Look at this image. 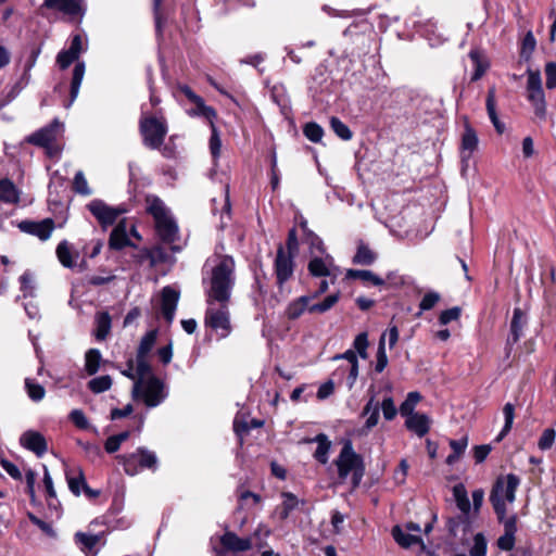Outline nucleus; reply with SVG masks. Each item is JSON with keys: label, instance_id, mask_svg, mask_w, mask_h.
<instances>
[{"label": "nucleus", "instance_id": "obj_1", "mask_svg": "<svg viewBox=\"0 0 556 556\" xmlns=\"http://www.w3.org/2000/svg\"><path fill=\"white\" fill-rule=\"evenodd\" d=\"M235 261L231 256H215L206 263V277H203L206 301L225 303L230 301L236 282Z\"/></svg>", "mask_w": 556, "mask_h": 556}, {"label": "nucleus", "instance_id": "obj_2", "mask_svg": "<svg viewBox=\"0 0 556 556\" xmlns=\"http://www.w3.org/2000/svg\"><path fill=\"white\" fill-rule=\"evenodd\" d=\"M147 211L154 218L155 229L162 241L173 243L178 238V226L164 202L155 195L146 199Z\"/></svg>", "mask_w": 556, "mask_h": 556}, {"label": "nucleus", "instance_id": "obj_3", "mask_svg": "<svg viewBox=\"0 0 556 556\" xmlns=\"http://www.w3.org/2000/svg\"><path fill=\"white\" fill-rule=\"evenodd\" d=\"M519 484L520 479L514 473L496 479L490 495V501L498 520H502L504 516H506V503H514Z\"/></svg>", "mask_w": 556, "mask_h": 556}, {"label": "nucleus", "instance_id": "obj_4", "mask_svg": "<svg viewBox=\"0 0 556 556\" xmlns=\"http://www.w3.org/2000/svg\"><path fill=\"white\" fill-rule=\"evenodd\" d=\"M132 397L141 400L148 407L159 406L166 397L164 382L155 376L137 379L132 387Z\"/></svg>", "mask_w": 556, "mask_h": 556}, {"label": "nucleus", "instance_id": "obj_5", "mask_svg": "<svg viewBox=\"0 0 556 556\" xmlns=\"http://www.w3.org/2000/svg\"><path fill=\"white\" fill-rule=\"evenodd\" d=\"M139 130L146 147L153 150L159 149L167 134L166 121L163 117L142 113L139 121Z\"/></svg>", "mask_w": 556, "mask_h": 556}, {"label": "nucleus", "instance_id": "obj_6", "mask_svg": "<svg viewBox=\"0 0 556 556\" xmlns=\"http://www.w3.org/2000/svg\"><path fill=\"white\" fill-rule=\"evenodd\" d=\"M336 466L341 480H345L350 473H353L354 486L359 483L364 468L362 458L354 452L351 442H346L343 445L338 458L336 459Z\"/></svg>", "mask_w": 556, "mask_h": 556}, {"label": "nucleus", "instance_id": "obj_7", "mask_svg": "<svg viewBox=\"0 0 556 556\" xmlns=\"http://www.w3.org/2000/svg\"><path fill=\"white\" fill-rule=\"evenodd\" d=\"M63 131V124L59 119H54L50 125L28 136L26 140L31 144L45 148L48 155L54 157L60 153V148L55 142Z\"/></svg>", "mask_w": 556, "mask_h": 556}, {"label": "nucleus", "instance_id": "obj_8", "mask_svg": "<svg viewBox=\"0 0 556 556\" xmlns=\"http://www.w3.org/2000/svg\"><path fill=\"white\" fill-rule=\"evenodd\" d=\"M116 458L123 465L125 472L129 476L139 473L141 469L155 470L157 467L155 453L144 447H139L136 452L130 454L118 455Z\"/></svg>", "mask_w": 556, "mask_h": 556}, {"label": "nucleus", "instance_id": "obj_9", "mask_svg": "<svg viewBox=\"0 0 556 556\" xmlns=\"http://www.w3.org/2000/svg\"><path fill=\"white\" fill-rule=\"evenodd\" d=\"M205 325L219 333L222 338L230 333L229 302L218 303L206 301Z\"/></svg>", "mask_w": 556, "mask_h": 556}, {"label": "nucleus", "instance_id": "obj_10", "mask_svg": "<svg viewBox=\"0 0 556 556\" xmlns=\"http://www.w3.org/2000/svg\"><path fill=\"white\" fill-rule=\"evenodd\" d=\"M527 75V98L533 106L535 116L540 119H544L546 116V101L541 74L538 71L529 70Z\"/></svg>", "mask_w": 556, "mask_h": 556}, {"label": "nucleus", "instance_id": "obj_11", "mask_svg": "<svg viewBox=\"0 0 556 556\" xmlns=\"http://www.w3.org/2000/svg\"><path fill=\"white\" fill-rule=\"evenodd\" d=\"M380 409L382 410L386 420L394 419L397 414V409L392 397L383 399L380 404L376 401L375 396H371L363 409V415H368V418L365 421V428L367 430L378 425Z\"/></svg>", "mask_w": 556, "mask_h": 556}, {"label": "nucleus", "instance_id": "obj_12", "mask_svg": "<svg viewBox=\"0 0 556 556\" xmlns=\"http://www.w3.org/2000/svg\"><path fill=\"white\" fill-rule=\"evenodd\" d=\"M87 207L103 229L116 223L118 217L126 212L122 206H111L99 199L92 200Z\"/></svg>", "mask_w": 556, "mask_h": 556}, {"label": "nucleus", "instance_id": "obj_13", "mask_svg": "<svg viewBox=\"0 0 556 556\" xmlns=\"http://www.w3.org/2000/svg\"><path fill=\"white\" fill-rule=\"evenodd\" d=\"M41 8L60 12L71 18H83L86 13L84 0H43Z\"/></svg>", "mask_w": 556, "mask_h": 556}, {"label": "nucleus", "instance_id": "obj_14", "mask_svg": "<svg viewBox=\"0 0 556 556\" xmlns=\"http://www.w3.org/2000/svg\"><path fill=\"white\" fill-rule=\"evenodd\" d=\"M18 228L25 233L46 241L51 237L54 230V222L51 218H46L40 222L24 220L20 223Z\"/></svg>", "mask_w": 556, "mask_h": 556}, {"label": "nucleus", "instance_id": "obj_15", "mask_svg": "<svg viewBox=\"0 0 556 556\" xmlns=\"http://www.w3.org/2000/svg\"><path fill=\"white\" fill-rule=\"evenodd\" d=\"M308 270L315 277H337L339 274V268L333 264V258L329 254L313 256L308 263Z\"/></svg>", "mask_w": 556, "mask_h": 556}, {"label": "nucleus", "instance_id": "obj_16", "mask_svg": "<svg viewBox=\"0 0 556 556\" xmlns=\"http://www.w3.org/2000/svg\"><path fill=\"white\" fill-rule=\"evenodd\" d=\"M275 271L277 281L280 286L283 285L293 274L292 255L287 254L282 247H279L277 251Z\"/></svg>", "mask_w": 556, "mask_h": 556}, {"label": "nucleus", "instance_id": "obj_17", "mask_svg": "<svg viewBox=\"0 0 556 556\" xmlns=\"http://www.w3.org/2000/svg\"><path fill=\"white\" fill-rule=\"evenodd\" d=\"M179 300V292L172 287H164L161 294V311L164 318L172 323Z\"/></svg>", "mask_w": 556, "mask_h": 556}, {"label": "nucleus", "instance_id": "obj_18", "mask_svg": "<svg viewBox=\"0 0 556 556\" xmlns=\"http://www.w3.org/2000/svg\"><path fill=\"white\" fill-rule=\"evenodd\" d=\"M21 444L34 452L37 456H42L47 452V442L42 434L37 431H26L20 439Z\"/></svg>", "mask_w": 556, "mask_h": 556}, {"label": "nucleus", "instance_id": "obj_19", "mask_svg": "<svg viewBox=\"0 0 556 556\" xmlns=\"http://www.w3.org/2000/svg\"><path fill=\"white\" fill-rule=\"evenodd\" d=\"M220 544L231 552H245L251 549L252 540L250 538H239L236 533L227 531L220 538Z\"/></svg>", "mask_w": 556, "mask_h": 556}, {"label": "nucleus", "instance_id": "obj_20", "mask_svg": "<svg viewBox=\"0 0 556 556\" xmlns=\"http://www.w3.org/2000/svg\"><path fill=\"white\" fill-rule=\"evenodd\" d=\"M431 420L426 414L417 413L406 417V428L419 438L426 435L430 430Z\"/></svg>", "mask_w": 556, "mask_h": 556}, {"label": "nucleus", "instance_id": "obj_21", "mask_svg": "<svg viewBox=\"0 0 556 556\" xmlns=\"http://www.w3.org/2000/svg\"><path fill=\"white\" fill-rule=\"evenodd\" d=\"M478 142H479V140H478L477 132L469 124H466L465 131L462 136V146H460V148H462L460 156H462L463 162H466L471 157L472 153L478 148Z\"/></svg>", "mask_w": 556, "mask_h": 556}, {"label": "nucleus", "instance_id": "obj_22", "mask_svg": "<svg viewBox=\"0 0 556 556\" xmlns=\"http://www.w3.org/2000/svg\"><path fill=\"white\" fill-rule=\"evenodd\" d=\"M128 223L122 219L117 223L116 227L112 230L110 236V247L115 250H121L125 247L131 245L128 238Z\"/></svg>", "mask_w": 556, "mask_h": 556}, {"label": "nucleus", "instance_id": "obj_23", "mask_svg": "<svg viewBox=\"0 0 556 556\" xmlns=\"http://www.w3.org/2000/svg\"><path fill=\"white\" fill-rule=\"evenodd\" d=\"M304 442L317 443V448L314 453V458L324 465L328 463L331 442L325 433H319L312 439H305Z\"/></svg>", "mask_w": 556, "mask_h": 556}, {"label": "nucleus", "instance_id": "obj_24", "mask_svg": "<svg viewBox=\"0 0 556 556\" xmlns=\"http://www.w3.org/2000/svg\"><path fill=\"white\" fill-rule=\"evenodd\" d=\"M85 71H86L85 62L77 61L74 66V70H73V77H72V81H71V91H70V101L65 104V108H67V109L74 103V101L78 97L79 89H80V86H81V83H83V79L85 76Z\"/></svg>", "mask_w": 556, "mask_h": 556}, {"label": "nucleus", "instance_id": "obj_25", "mask_svg": "<svg viewBox=\"0 0 556 556\" xmlns=\"http://www.w3.org/2000/svg\"><path fill=\"white\" fill-rule=\"evenodd\" d=\"M346 359L349 362V376L346 378L348 388L351 390L358 376V361L354 350H348L341 355H337L334 359Z\"/></svg>", "mask_w": 556, "mask_h": 556}, {"label": "nucleus", "instance_id": "obj_26", "mask_svg": "<svg viewBox=\"0 0 556 556\" xmlns=\"http://www.w3.org/2000/svg\"><path fill=\"white\" fill-rule=\"evenodd\" d=\"M311 295H303L298 298L296 300L292 301L286 311V314L289 319H296L300 316H302L305 312L309 313L311 302H312Z\"/></svg>", "mask_w": 556, "mask_h": 556}, {"label": "nucleus", "instance_id": "obj_27", "mask_svg": "<svg viewBox=\"0 0 556 556\" xmlns=\"http://www.w3.org/2000/svg\"><path fill=\"white\" fill-rule=\"evenodd\" d=\"M452 453L446 457V464L453 466L465 454L468 446V437L463 435L459 439H452L448 442Z\"/></svg>", "mask_w": 556, "mask_h": 556}, {"label": "nucleus", "instance_id": "obj_28", "mask_svg": "<svg viewBox=\"0 0 556 556\" xmlns=\"http://www.w3.org/2000/svg\"><path fill=\"white\" fill-rule=\"evenodd\" d=\"M452 491L457 508L463 515H469L471 505L466 486L463 483H457L453 486Z\"/></svg>", "mask_w": 556, "mask_h": 556}, {"label": "nucleus", "instance_id": "obj_29", "mask_svg": "<svg viewBox=\"0 0 556 556\" xmlns=\"http://www.w3.org/2000/svg\"><path fill=\"white\" fill-rule=\"evenodd\" d=\"M392 535L395 542L402 547H409L415 544L421 545L425 548V544L418 534L405 533L400 526H395L392 530Z\"/></svg>", "mask_w": 556, "mask_h": 556}, {"label": "nucleus", "instance_id": "obj_30", "mask_svg": "<svg viewBox=\"0 0 556 556\" xmlns=\"http://www.w3.org/2000/svg\"><path fill=\"white\" fill-rule=\"evenodd\" d=\"M20 190L11 180H0V201L8 204H16L20 201Z\"/></svg>", "mask_w": 556, "mask_h": 556}, {"label": "nucleus", "instance_id": "obj_31", "mask_svg": "<svg viewBox=\"0 0 556 556\" xmlns=\"http://www.w3.org/2000/svg\"><path fill=\"white\" fill-rule=\"evenodd\" d=\"M526 324L525 314L521 308H515L513 319L510 323V334L508 337L509 343H516L521 337L522 328Z\"/></svg>", "mask_w": 556, "mask_h": 556}, {"label": "nucleus", "instance_id": "obj_32", "mask_svg": "<svg viewBox=\"0 0 556 556\" xmlns=\"http://www.w3.org/2000/svg\"><path fill=\"white\" fill-rule=\"evenodd\" d=\"M194 104V108L188 109L187 114L189 116L195 117H203L206 121H208L210 124L214 122V118L216 117V111L212 108L205 104L204 100L200 97V102L192 101Z\"/></svg>", "mask_w": 556, "mask_h": 556}, {"label": "nucleus", "instance_id": "obj_33", "mask_svg": "<svg viewBox=\"0 0 556 556\" xmlns=\"http://www.w3.org/2000/svg\"><path fill=\"white\" fill-rule=\"evenodd\" d=\"M111 316L106 312H101L96 315V330L94 336L97 340H104L111 330Z\"/></svg>", "mask_w": 556, "mask_h": 556}, {"label": "nucleus", "instance_id": "obj_34", "mask_svg": "<svg viewBox=\"0 0 556 556\" xmlns=\"http://www.w3.org/2000/svg\"><path fill=\"white\" fill-rule=\"evenodd\" d=\"M102 539V534H91L85 532H77L75 534V542L84 552H91Z\"/></svg>", "mask_w": 556, "mask_h": 556}, {"label": "nucleus", "instance_id": "obj_35", "mask_svg": "<svg viewBox=\"0 0 556 556\" xmlns=\"http://www.w3.org/2000/svg\"><path fill=\"white\" fill-rule=\"evenodd\" d=\"M348 278L361 279L364 282H369L374 286H382L384 280L374 274L371 270L364 269H349L346 273Z\"/></svg>", "mask_w": 556, "mask_h": 556}, {"label": "nucleus", "instance_id": "obj_36", "mask_svg": "<svg viewBox=\"0 0 556 556\" xmlns=\"http://www.w3.org/2000/svg\"><path fill=\"white\" fill-rule=\"evenodd\" d=\"M503 415H504V427L502 428L501 432L497 434L495 441L500 442L502 441L511 430L514 419H515V406L511 403H506L503 407Z\"/></svg>", "mask_w": 556, "mask_h": 556}, {"label": "nucleus", "instance_id": "obj_37", "mask_svg": "<svg viewBox=\"0 0 556 556\" xmlns=\"http://www.w3.org/2000/svg\"><path fill=\"white\" fill-rule=\"evenodd\" d=\"M27 84L28 77L26 76V74H24L23 77L17 83H15L7 93L2 96V98L0 99V108H3L8 105L10 102H12L27 86Z\"/></svg>", "mask_w": 556, "mask_h": 556}, {"label": "nucleus", "instance_id": "obj_38", "mask_svg": "<svg viewBox=\"0 0 556 556\" xmlns=\"http://www.w3.org/2000/svg\"><path fill=\"white\" fill-rule=\"evenodd\" d=\"M56 256L60 263L67 268L75 265V260L71 251L70 243L66 240L61 241L56 247Z\"/></svg>", "mask_w": 556, "mask_h": 556}, {"label": "nucleus", "instance_id": "obj_39", "mask_svg": "<svg viewBox=\"0 0 556 556\" xmlns=\"http://www.w3.org/2000/svg\"><path fill=\"white\" fill-rule=\"evenodd\" d=\"M159 331L157 329H152L148 331L141 339L137 354L140 356H148L152 349L155 345L156 339H157Z\"/></svg>", "mask_w": 556, "mask_h": 556}, {"label": "nucleus", "instance_id": "obj_40", "mask_svg": "<svg viewBox=\"0 0 556 556\" xmlns=\"http://www.w3.org/2000/svg\"><path fill=\"white\" fill-rule=\"evenodd\" d=\"M237 496L239 501V508L252 507L258 505L262 501L261 496L256 493L250 492L242 486L237 489Z\"/></svg>", "mask_w": 556, "mask_h": 556}, {"label": "nucleus", "instance_id": "obj_41", "mask_svg": "<svg viewBox=\"0 0 556 556\" xmlns=\"http://www.w3.org/2000/svg\"><path fill=\"white\" fill-rule=\"evenodd\" d=\"M102 361V356L99 350L90 349L87 351L85 355V369L88 375H94L99 368Z\"/></svg>", "mask_w": 556, "mask_h": 556}, {"label": "nucleus", "instance_id": "obj_42", "mask_svg": "<svg viewBox=\"0 0 556 556\" xmlns=\"http://www.w3.org/2000/svg\"><path fill=\"white\" fill-rule=\"evenodd\" d=\"M340 292L326 296L321 302L312 304L309 307L311 314H324L330 311L339 301Z\"/></svg>", "mask_w": 556, "mask_h": 556}, {"label": "nucleus", "instance_id": "obj_43", "mask_svg": "<svg viewBox=\"0 0 556 556\" xmlns=\"http://www.w3.org/2000/svg\"><path fill=\"white\" fill-rule=\"evenodd\" d=\"M281 496H282V503H281V506L279 509V515H280L281 519H287L289 517L290 513L293 511L298 507L299 500L294 494H292L290 492H283L281 494Z\"/></svg>", "mask_w": 556, "mask_h": 556}, {"label": "nucleus", "instance_id": "obj_44", "mask_svg": "<svg viewBox=\"0 0 556 556\" xmlns=\"http://www.w3.org/2000/svg\"><path fill=\"white\" fill-rule=\"evenodd\" d=\"M421 395L417 391L409 392L405 399V401L400 406V413L403 417H407L413 414H417L415 412V407L420 402Z\"/></svg>", "mask_w": 556, "mask_h": 556}, {"label": "nucleus", "instance_id": "obj_45", "mask_svg": "<svg viewBox=\"0 0 556 556\" xmlns=\"http://www.w3.org/2000/svg\"><path fill=\"white\" fill-rule=\"evenodd\" d=\"M66 479H67V484H68L70 490L75 495L80 494L81 488H84L86 491H88V486L86 484L83 471L80 469H78L76 476H71L70 472H66Z\"/></svg>", "mask_w": 556, "mask_h": 556}, {"label": "nucleus", "instance_id": "obj_46", "mask_svg": "<svg viewBox=\"0 0 556 556\" xmlns=\"http://www.w3.org/2000/svg\"><path fill=\"white\" fill-rule=\"evenodd\" d=\"M376 358L377 359H376L375 370L377 372H382L386 369V367L388 366V362H389L387 352H386V334H382L380 337Z\"/></svg>", "mask_w": 556, "mask_h": 556}, {"label": "nucleus", "instance_id": "obj_47", "mask_svg": "<svg viewBox=\"0 0 556 556\" xmlns=\"http://www.w3.org/2000/svg\"><path fill=\"white\" fill-rule=\"evenodd\" d=\"M25 388L30 400L39 402L45 397V388L30 378L25 379Z\"/></svg>", "mask_w": 556, "mask_h": 556}, {"label": "nucleus", "instance_id": "obj_48", "mask_svg": "<svg viewBox=\"0 0 556 556\" xmlns=\"http://www.w3.org/2000/svg\"><path fill=\"white\" fill-rule=\"evenodd\" d=\"M134 362L137 379H147L149 376H154L148 362V356H140L137 354Z\"/></svg>", "mask_w": 556, "mask_h": 556}, {"label": "nucleus", "instance_id": "obj_49", "mask_svg": "<svg viewBox=\"0 0 556 556\" xmlns=\"http://www.w3.org/2000/svg\"><path fill=\"white\" fill-rule=\"evenodd\" d=\"M375 260L376 254L366 245H359L353 257V262L361 265H370Z\"/></svg>", "mask_w": 556, "mask_h": 556}, {"label": "nucleus", "instance_id": "obj_50", "mask_svg": "<svg viewBox=\"0 0 556 556\" xmlns=\"http://www.w3.org/2000/svg\"><path fill=\"white\" fill-rule=\"evenodd\" d=\"M21 282V291L23 292L24 298H33L35 294V278L34 275L30 271H25L20 277Z\"/></svg>", "mask_w": 556, "mask_h": 556}, {"label": "nucleus", "instance_id": "obj_51", "mask_svg": "<svg viewBox=\"0 0 556 556\" xmlns=\"http://www.w3.org/2000/svg\"><path fill=\"white\" fill-rule=\"evenodd\" d=\"M112 386V379L109 375L96 377L88 382L89 389L93 393H101L109 390Z\"/></svg>", "mask_w": 556, "mask_h": 556}, {"label": "nucleus", "instance_id": "obj_52", "mask_svg": "<svg viewBox=\"0 0 556 556\" xmlns=\"http://www.w3.org/2000/svg\"><path fill=\"white\" fill-rule=\"evenodd\" d=\"M330 126L333 132L342 140H350L352 138V131L341 119L338 117L330 118Z\"/></svg>", "mask_w": 556, "mask_h": 556}, {"label": "nucleus", "instance_id": "obj_53", "mask_svg": "<svg viewBox=\"0 0 556 556\" xmlns=\"http://www.w3.org/2000/svg\"><path fill=\"white\" fill-rule=\"evenodd\" d=\"M73 188L75 192L81 195H90L92 193V190L89 188L87 179L81 170H78L75 174Z\"/></svg>", "mask_w": 556, "mask_h": 556}, {"label": "nucleus", "instance_id": "obj_54", "mask_svg": "<svg viewBox=\"0 0 556 556\" xmlns=\"http://www.w3.org/2000/svg\"><path fill=\"white\" fill-rule=\"evenodd\" d=\"M440 299H441V295H440L438 292H435V291H429V292H427V293L422 296V299H421V301H420V303H419V309H420V312L418 313V316H419L422 312H425V311H429V309L433 308V307L438 304V302L440 301Z\"/></svg>", "mask_w": 556, "mask_h": 556}, {"label": "nucleus", "instance_id": "obj_55", "mask_svg": "<svg viewBox=\"0 0 556 556\" xmlns=\"http://www.w3.org/2000/svg\"><path fill=\"white\" fill-rule=\"evenodd\" d=\"M303 132L305 137L312 142H319L324 135L323 128L314 122L307 123L304 126Z\"/></svg>", "mask_w": 556, "mask_h": 556}, {"label": "nucleus", "instance_id": "obj_56", "mask_svg": "<svg viewBox=\"0 0 556 556\" xmlns=\"http://www.w3.org/2000/svg\"><path fill=\"white\" fill-rule=\"evenodd\" d=\"M79 56L71 52L68 49L62 50L56 55V63L61 70L67 68L73 62L77 61Z\"/></svg>", "mask_w": 556, "mask_h": 556}, {"label": "nucleus", "instance_id": "obj_57", "mask_svg": "<svg viewBox=\"0 0 556 556\" xmlns=\"http://www.w3.org/2000/svg\"><path fill=\"white\" fill-rule=\"evenodd\" d=\"M355 351L362 358H367L368 337L366 332L356 336L353 342Z\"/></svg>", "mask_w": 556, "mask_h": 556}, {"label": "nucleus", "instance_id": "obj_58", "mask_svg": "<svg viewBox=\"0 0 556 556\" xmlns=\"http://www.w3.org/2000/svg\"><path fill=\"white\" fill-rule=\"evenodd\" d=\"M555 437L556 432L553 428L545 429L538 442L539 448L542 451L551 448L552 445L554 444Z\"/></svg>", "mask_w": 556, "mask_h": 556}, {"label": "nucleus", "instance_id": "obj_59", "mask_svg": "<svg viewBox=\"0 0 556 556\" xmlns=\"http://www.w3.org/2000/svg\"><path fill=\"white\" fill-rule=\"evenodd\" d=\"M486 553V542L481 533H478L473 538V545L470 548L471 556H484Z\"/></svg>", "mask_w": 556, "mask_h": 556}, {"label": "nucleus", "instance_id": "obj_60", "mask_svg": "<svg viewBox=\"0 0 556 556\" xmlns=\"http://www.w3.org/2000/svg\"><path fill=\"white\" fill-rule=\"evenodd\" d=\"M469 56L476 65L475 73L472 75V80H478L485 73L486 65L480 60L478 51H470Z\"/></svg>", "mask_w": 556, "mask_h": 556}, {"label": "nucleus", "instance_id": "obj_61", "mask_svg": "<svg viewBox=\"0 0 556 556\" xmlns=\"http://www.w3.org/2000/svg\"><path fill=\"white\" fill-rule=\"evenodd\" d=\"M70 419L79 429L89 428V421L81 409H73Z\"/></svg>", "mask_w": 556, "mask_h": 556}, {"label": "nucleus", "instance_id": "obj_62", "mask_svg": "<svg viewBox=\"0 0 556 556\" xmlns=\"http://www.w3.org/2000/svg\"><path fill=\"white\" fill-rule=\"evenodd\" d=\"M211 125L212 136L210 139V150L214 157H217L220 153L222 142L217 132V129L214 125V122Z\"/></svg>", "mask_w": 556, "mask_h": 556}, {"label": "nucleus", "instance_id": "obj_63", "mask_svg": "<svg viewBox=\"0 0 556 556\" xmlns=\"http://www.w3.org/2000/svg\"><path fill=\"white\" fill-rule=\"evenodd\" d=\"M460 316L459 307H452L443 311L439 316V321L441 325H447L451 321L457 320Z\"/></svg>", "mask_w": 556, "mask_h": 556}, {"label": "nucleus", "instance_id": "obj_64", "mask_svg": "<svg viewBox=\"0 0 556 556\" xmlns=\"http://www.w3.org/2000/svg\"><path fill=\"white\" fill-rule=\"evenodd\" d=\"M546 88H556V63L549 62L545 65Z\"/></svg>", "mask_w": 556, "mask_h": 556}]
</instances>
